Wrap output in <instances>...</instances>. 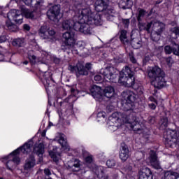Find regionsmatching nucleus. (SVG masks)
<instances>
[{
    "label": "nucleus",
    "mask_w": 179,
    "mask_h": 179,
    "mask_svg": "<svg viewBox=\"0 0 179 179\" xmlns=\"http://www.w3.org/2000/svg\"><path fill=\"white\" fill-rule=\"evenodd\" d=\"M0 179H3V178H0Z\"/></svg>",
    "instance_id": "obj_59"
},
{
    "label": "nucleus",
    "mask_w": 179,
    "mask_h": 179,
    "mask_svg": "<svg viewBox=\"0 0 179 179\" xmlns=\"http://www.w3.org/2000/svg\"><path fill=\"white\" fill-rule=\"evenodd\" d=\"M162 125L161 127L162 128H167V122H168V120L167 118H164L162 120Z\"/></svg>",
    "instance_id": "obj_37"
},
{
    "label": "nucleus",
    "mask_w": 179,
    "mask_h": 179,
    "mask_svg": "<svg viewBox=\"0 0 179 179\" xmlns=\"http://www.w3.org/2000/svg\"><path fill=\"white\" fill-rule=\"evenodd\" d=\"M131 45L134 48L138 49L142 45V42L141 41H138V39H132L131 42Z\"/></svg>",
    "instance_id": "obj_31"
},
{
    "label": "nucleus",
    "mask_w": 179,
    "mask_h": 179,
    "mask_svg": "<svg viewBox=\"0 0 179 179\" xmlns=\"http://www.w3.org/2000/svg\"><path fill=\"white\" fill-rule=\"evenodd\" d=\"M92 68V64L90 63H87L85 67L83 66V64L78 62L76 66L73 64H69V71L71 72H76L77 76L80 75L86 76L89 73V70Z\"/></svg>",
    "instance_id": "obj_10"
},
{
    "label": "nucleus",
    "mask_w": 179,
    "mask_h": 179,
    "mask_svg": "<svg viewBox=\"0 0 179 179\" xmlns=\"http://www.w3.org/2000/svg\"><path fill=\"white\" fill-rule=\"evenodd\" d=\"M166 176L168 179H179V173L176 171H166Z\"/></svg>",
    "instance_id": "obj_26"
},
{
    "label": "nucleus",
    "mask_w": 179,
    "mask_h": 179,
    "mask_svg": "<svg viewBox=\"0 0 179 179\" xmlns=\"http://www.w3.org/2000/svg\"><path fill=\"white\" fill-rule=\"evenodd\" d=\"M94 173L101 179H107V176H103L104 173H103V167L101 166H95V169L93 170Z\"/></svg>",
    "instance_id": "obj_24"
},
{
    "label": "nucleus",
    "mask_w": 179,
    "mask_h": 179,
    "mask_svg": "<svg viewBox=\"0 0 179 179\" xmlns=\"http://www.w3.org/2000/svg\"><path fill=\"white\" fill-rule=\"evenodd\" d=\"M32 148V153L37 155L39 157L37 164L43 163V155L45 152V129H43L41 134H38L37 136L33 137L8 155L3 157L2 162H7L6 167L8 170L12 171L13 169H15L16 166L20 164V157H19L20 153L29 155L31 152Z\"/></svg>",
    "instance_id": "obj_2"
},
{
    "label": "nucleus",
    "mask_w": 179,
    "mask_h": 179,
    "mask_svg": "<svg viewBox=\"0 0 179 179\" xmlns=\"http://www.w3.org/2000/svg\"><path fill=\"white\" fill-rule=\"evenodd\" d=\"M12 44L14 47H23V45H24V38H18L14 39L12 42Z\"/></svg>",
    "instance_id": "obj_25"
},
{
    "label": "nucleus",
    "mask_w": 179,
    "mask_h": 179,
    "mask_svg": "<svg viewBox=\"0 0 179 179\" xmlns=\"http://www.w3.org/2000/svg\"><path fill=\"white\" fill-rule=\"evenodd\" d=\"M36 47H38V45H36Z\"/></svg>",
    "instance_id": "obj_61"
},
{
    "label": "nucleus",
    "mask_w": 179,
    "mask_h": 179,
    "mask_svg": "<svg viewBox=\"0 0 179 179\" xmlns=\"http://www.w3.org/2000/svg\"><path fill=\"white\" fill-rule=\"evenodd\" d=\"M166 62L168 66H171V65H173V64H174V61L173 60V59L171 57L166 58Z\"/></svg>",
    "instance_id": "obj_35"
},
{
    "label": "nucleus",
    "mask_w": 179,
    "mask_h": 179,
    "mask_svg": "<svg viewBox=\"0 0 179 179\" xmlns=\"http://www.w3.org/2000/svg\"><path fill=\"white\" fill-rule=\"evenodd\" d=\"M175 48H176V50L173 51L174 55H178L179 57V45L178 44H175Z\"/></svg>",
    "instance_id": "obj_38"
},
{
    "label": "nucleus",
    "mask_w": 179,
    "mask_h": 179,
    "mask_svg": "<svg viewBox=\"0 0 179 179\" xmlns=\"http://www.w3.org/2000/svg\"><path fill=\"white\" fill-rule=\"evenodd\" d=\"M91 94L96 101H101L104 97L107 99H111L114 96L115 90L111 86L106 87L104 90H101V87L94 85L90 89Z\"/></svg>",
    "instance_id": "obj_6"
},
{
    "label": "nucleus",
    "mask_w": 179,
    "mask_h": 179,
    "mask_svg": "<svg viewBox=\"0 0 179 179\" xmlns=\"http://www.w3.org/2000/svg\"><path fill=\"white\" fill-rule=\"evenodd\" d=\"M69 169L72 171H79L80 170V161L75 159L72 162H69Z\"/></svg>",
    "instance_id": "obj_21"
},
{
    "label": "nucleus",
    "mask_w": 179,
    "mask_h": 179,
    "mask_svg": "<svg viewBox=\"0 0 179 179\" xmlns=\"http://www.w3.org/2000/svg\"><path fill=\"white\" fill-rule=\"evenodd\" d=\"M22 1L28 6H30L33 3V0ZM44 9H45L44 1L43 0H36L35 10L34 11H30L26 8H22L21 11L11 10L7 15L8 20L6 22V25L10 31H17V26L13 24L12 20L18 24H22L23 23V15L22 13H24L27 19H37Z\"/></svg>",
    "instance_id": "obj_3"
},
{
    "label": "nucleus",
    "mask_w": 179,
    "mask_h": 179,
    "mask_svg": "<svg viewBox=\"0 0 179 179\" xmlns=\"http://www.w3.org/2000/svg\"><path fill=\"white\" fill-rule=\"evenodd\" d=\"M149 59H150V57L146 56L144 59V62H148L149 61Z\"/></svg>",
    "instance_id": "obj_51"
},
{
    "label": "nucleus",
    "mask_w": 179,
    "mask_h": 179,
    "mask_svg": "<svg viewBox=\"0 0 179 179\" xmlns=\"http://www.w3.org/2000/svg\"><path fill=\"white\" fill-rule=\"evenodd\" d=\"M123 23L125 24L126 27H128V26H129V19L123 20Z\"/></svg>",
    "instance_id": "obj_45"
},
{
    "label": "nucleus",
    "mask_w": 179,
    "mask_h": 179,
    "mask_svg": "<svg viewBox=\"0 0 179 179\" xmlns=\"http://www.w3.org/2000/svg\"><path fill=\"white\" fill-rule=\"evenodd\" d=\"M76 48H80L81 50L83 48H85V42L82 41H79L77 42V43H74L72 48H70L71 51L73 52V54H78V49Z\"/></svg>",
    "instance_id": "obj_23"
},
{
    "label": "nucleus",
    "mask_w": 179,
    "mask_h": 179,
    "mask_svg": "<svg viewBox=\"0 0 179 179\" xmlns=\"http://www.w3.org/2000/svg\"><path fill=\"white\" fill-rule=\"evenodd\" d=\"M39 36L43 40L45 38V27L42 26L39 30Z\"/></svg>",
    "instance_id": "obj_32"
},
{
    "label": "nucleus",
    "mask_w": 179,
    "mask_h": 179,
    "mask_svg": "<svg viewBox=\"0 0 179 179\" xmlns=\"http://www.w3.org/2000/svg\"><path fill=\"white\" fill-rule=\"evenodd\" d=\"M38 76L41 82L43 83L44 86H45V73L43 71H39Z\"/></svg>",
    "instance_id": "obj_29"
},
{
    "label": "nucleus",
    "mask_w": 179,
    "mask_h": 179,
    "mask_svg": "<svg viewBox=\"0 0 179 179\" xmlns=\"http://www.w3.org/2000/svg\"><path fill=\"white\" fill-rule=\"evenodd\" d=\"M28 58L31 64H45L44 60H41L40 58H37V57L34 55V52L33 50H29Z\"/></svg>",
    "instance_id": "obj_20"
},
{
    "label": "nucleus",
    "mask_w": 179,
    "mask_h": 179,
    "mask_svg": "<svg viewBox=\"0 0 179 179\" xmlns=\"http://www.w3.org/2000/svg\"><path fill=\"white\" fill-rule=\"evenodd\" d=\"M37 163L36 162V158L34 156H29L25 161V164L24 165V170L25 171H31Z\"/></svg>",
    "instance_id": "obj_16"
},
{
    "label": "nucleus",
    "mask_w": 179,
    "mask_h": 179,
    "mask_svg": "<svg viewBox=\"0 0 179 179\" xmlns=\"http://www.w3.org/2000/svg\"><path fill=\"white\" fill-rule=\"evenodd\" d=\"M122 101L124 111H129L134 107V103L136 100V95L131 91H125L122 94Z\"/></svg>",
    "instance_id": "obj_9"
},
{
    "label": "nucleus",
    "mask_w": 179,
    "mask_h": 179,
    "mask_svg": "<svg viewBox=\"0 0 179 179\" xmlns=\"http://www.w3.org/2000/svg\"><path fill=\"white\" fill-rule=\"evenodd\" d=\"M148 160L149 161L148 164H150L153 169H155L156 170H160V169H162L160 162H159V159H157V155L155 151L151 150L150 152V157Z\"/></svg>",
    "instance_id": "obj_15"
},
{
    "label": "nucleus",
    "mask_w": 179,
    "mask_h": 179,
    "mask_svg": "<svg viewBox=\"0 0 179 179\" xmlns=\"http://www.w3.org/2000/svg\"><path fill=\"white\" fill-rule=\"evenodd\" d=\"M149 100L150 101H152V103H156V99L153 96H150Z\"/></svg>",
    "instance_id": "obj_49"
},
{
    "label": "nucleus",
    "mask_w": 179,
    "mask_h": 179,
    "mask_svg": "<svg viewBox=\"0 0 179 179\" xmlns=\"http://www.w3.org/2000/svg\"><path fill=\"white\" fill-rule=\"evenodd\" d=\"M73 18L72 20H66L62 22V27L63 30H72V29H75V23H76V20Z\"/></svg>",
    "instance_id": "obj_19"
},
{
    "label": "nucleus",
    "mask_w": 179,
    "mask_h": 179,
    "mask_svg": "<svg viewBox=\"0 0 179 179\" xmlns=\"http://www.w3.org/2000/svg\"><path fill=\"white\" fill-rule=\"evenodd\" d=\"M176 171L179 172V165H178V166L176 169Z\"/></svg>",
    "instance_id": "obj_56"
},
{
    "label": "nucleus",
    "mask_w": 179,
    "mask_h": 179,
    "mask_svg": "<svg viewBox=\"0 0 179 179\" xmlns=\"http://www.w3.org/2000/svg\"><path fill=\"white\" fill-rule=\"evenodd\" d=\"M43 173H45V169L43 170Z\"/></svg>",
    "instance_id": "obj_58"
},
{
    "label": "nucleus",
    "mask_w": 179,
    "mask_h": 179,
    "mask_svg": "<svg viewBox=\"0 0 179 179\" xmlns=\"http://www.w3.org/2000/svg\"><path fill=\"white\" fill-rule=\"evenodd\" d=\"M53 141L58 142L59 145H61L62 150L64 152H69L71 150V147L69 146V144H68L65 134L62 133H57Z\"/></svg>",
    "instance_id": "obj_13"
},
{
    "label": "nucleus",
    "mask_w": 179,
    "mask_h": 179,
    "mask_svg": "<svg viewBox=\"0 0 179 179\" xmlns=\"http://www.w3.org/2000/svg\"><path fill=\"white\" fill-rule=\"evenodd\" d=\"M45 176H51V171L50 169L45 170Z\"/></svg>",
    "instance_id": "obj_50"
},
{
    "label": "nucleus",
    "mask_w": 179,
    "mask_h": 179,
    "mask_svg": "<svg viewBox=\"0 0 179 179\" xmlns=\"http://www.w3.org/2000/svg\"><path fill=\"white\" fill-rule=\"evenodd\" d=\"M24 65H27L29 64L28 61L23 62Z\"/></svg>",
    "instance_id": "obj_55"
},
{
    "label": "nucleus",
    "mask_w": 179,
    "mask_h": 179,
    "mask_svg": "<svg viewBox=\"0 0 179 179\" xmlns=\"http://www.w3.org/2000/svg\"><path fill=\"white\" fill-rule=\"evenodd\" d=\"M118 62H122V59H120V60H118Z\"/></svg>",
    "instance_id": "obj_57"
},
{
    "label": "nucleus",
    "mask_w": 179,
    "mask_h": 179,
    "mask_svg": "<svg viewBox=\"0 0 179 179\" xmlns=\"http://www.w3.org/2000/svg\"><path fill=\"white\" fill-rule=\"evenodd\" d=\"M48 57L50 58L51 60L53 59L52 56H51V55H50V54H48L47 58H48Z\"/></svg>",
    "instance_id": "obj_52"
},
{
    "label": "nucleus",
    "mask_w": 179,
    "mask_h": 179,
    "mask_svg": "<svg viewBox=\"0 0 179 179\" xmlns=\"http://www.w3.org/2000/svg\"><path fill=\"white\" fill-rule=\"evenodd\" d=\"M108 5V0H96L94 4L96 11H93L87 4L78 6L73 17L76 20L74 30L86 35L93 34V27L103 24L101 14L99 12L106 10Z\"/></svg>",
    "instance_id": "obj_1"
},
{
    "label": "nucleus",
    "mask_w": 179,
    "mask_h": 179,
    "mask_svg": "<svg viewBox=\"0 0 179 179\" xmlns=\"http://www.w3.org/2000/svg\"><path fill=\"white\" fill-rule=\"evenodd\" d=\"M61 11V6L59 5L53 6L47 13V16L50 20L53 22L58 21V16Z\"/></svg>",
    "instance_id": "obj_14"
},
{
    "label": "nucleus",
    "mask_w": 179,
    "mask_h": 179,
    "mask_svg": "<svg viewBox=\"0 0 179 179\" xmlns=\"http://www.w3.org/2000/svg\"><path fill=\"white\" fill-rule=\"evenodd\" d=\"M156 104L157 103H155V102H152L149 103L150 108H151V110H155L156 108Z\"/></svg>",
    "instance_id": "obj_42"
},
{
    "label": "nucleus",
    "mask_w": 179,
    "mask_h": 179,
    "mask_svg": "<svg viewBox=\"0 0 179 179\" xmlns=\"http://www.w3.org/2000/svg\"><path fill=\"white\" fill-rule=\"evenodd\" d=\"M120 39L123 44H128V38L127 37V31L122 30L120 31Z\"/></svg>",
    "instance_id": "obj_27"
},
{
    "label": "nucleus",
    "mask_w": 179,
    "mask_h": 179,
    "mask_svg": "<svg viewBox=\"0 0 179 179\" xmlns=\"http://www.w3.org/2000/svg\"><path fill=\"white\" fill-rule=\"evenodd\" d=\"M48 34H50V36H54V34H55V31H54V29H50L48 31Z\"/></svg>",
    "instance_id": "obj_48"
},
{
    "label": "nucleus",
    "mask_w": 179,
    "mask_h": 179,
    "mask_svg": "<svg viewBox=\"0 0 179 179\" xmlns=\"http://www.w3.org/2000/svg\"><path fill=\"white\" fill-rule=\"evenodd\" d=\"M85 162L88 164L92 163V162H93V159L92 158V157L88 156L85 158Z\"/></svg>",
    "instance_id": "obj_43"
},
{
    "label": "nucleus",
    "mask_w": 179,
    "mask_h": 179,
    "mask_svg": "<svg viewBox=\"0 0 179 179\" xmlns=\"http://www.w3.org/2000/svg\"><path fill=\"white\" fill-rule=\"evenodd\" d=\"M131 39H132V34L131 35Z\"/></svg>",
    "instance_id": "obj_60"
},
{
    "label": "nucleus",
    "mask_w": 179,
    "mask_h": 179,
    "mask_svg": "<svg viewBox=\"0 0 179 179\" xmlns=\"http://www.w3.org/2000/svg\"><path fill=\"white\" fill-rule=\"evenodd\" d=\"M8 38H6V36L3 35L0 36V43H5Z\"/></svg>",
    "instance_id": "obj_41"
},
{
    "label": "nucleus",
    "mask_w": 179,
    "mask_h": 179,
    "mask_svg": "<svg viewBox=\"0 0 179 179\" xmlns=\"http://www.w3.org/2000/svg\"><path fill=\"white\" fill-rule=\"evenodd\" d=\"M52 127V123L50 122L48 127V129H50V127Z\"/></svg>",
    "instance_id": "obj_53"
},
{
    "label": "nucleus",
    "mask_w": 179,
    "mask_h": 179,
    "mask_svg": "<svg viewBox=\"0 0 179 179\" xmlns=\"http://www.w3.org/2000/svg\"><path fill=\"white\" fill-rule=\"evenodd\" d=\"M23 28L24 30H27V31H29V30H30V26H29V24H24Z\"/></svg>",
    "instance_id": "obj_47"
},
{
    "label": "nucleus",
    "mask_w": 179,
    "mask_h": 179,
    "mask_svg": "<svg viewBox=\"0 0 179 179\" xmlns=\"http://www.w3.org/2000/svg\"><path fill=\"white\" fill-rule=\"evenodd\" d=\"M59 148L53 147L52 150L49 151V156L52 159L53 162L58 163L61 160V152H59Z\"/></svg>",
    "instance_id": "obj_17"
},
{
    "label": "nucleus",
    "mask_w": 179,
    "mask_h": 179,
    "mask_svg": "<svg viewBox=\"0 0 179 179\" xmlns=\"http://www.w3.org/2000/svg\"><path fill=\"white\" fill-rule=\"evenodd\" d=\"M106 166L109 168L114 167V166H115V161H114V159L108 160L106 162Z\"/></svg>",
    "instance_id": "obj_33"
},
{
    "label": "nucleus",
    "mask_w": 179,
    "mask_h": 179,
    "mask_svg": "<svg viewBox=\"0 0 179 179\" xmlns=\"http://www.w3.org/2000/svg\"><path fill=\"white\" fill-rule=\"evenodd\" d=\"M134 71L127 66L120 73L119 83L126 87H132L135 85V77Z\"/></svg>",
    "instance_id": "obj_7"
},
{
    "label": "nucleus",
    "mask_w": 179,
    "mask_h": 179,
    "mask_svg": "<svg viewBox=\"0 0 179 179\" xmlns=\"http://www.w3.org/2000/svg\"><path fill=\"white\" fill-rule=\"evenodd\" d=\"M128 114V112L124 113L118 112L113 113L108 117L106 123L110 131L114 132L117 131L118 128L122 127L124 124H126V127L130 128L131 131H134L136 134L143 133L145 125L138 122V119L134 115V113L129 115Z\"/></svg>",
    "instance_id": "obj_4"
},
{
    "label": "nucleus",
    "mask_w": 179,
    "mask_h": 179,
    "mask_svg": "<svg viewBox=\"0 0 179 179\" xmlns=\"http://www.w3.org/2000/svg\"><path fill=\"white\" fill-rule=\"evenodd\" d=\"M78 93H79L78 90H75L73 88L71 89V95L72 96H76V94H78Z\"/></svg>",
    "instance_id": "obj_44"
},
{
    "label": "nucleus",
    "mask_w": 179,
    "mask_h": 179,
    "mask_svg": "<svg viewBox=\"0 0 179 179\" xmlns=\"http://www.w3.org/2000/svg\"><path fill=\"white\" fill-rule=\"evenodd\" d=\"M102 78H101V76L100 75H96L94 76V80L97 83L100 82L101 80H102Z\"/></svg>",
    "instance_id": "obj_40"
},
{
    "label": "nucleus",
    "mask_w": 179,
    "mask_h": 179,
    "mask_svg": "<svg viewBox=\"0 0 179 179\" xmlns=\"http://www.w3.org/2000/svg\"><path fill=\"white\" fill-rule=\"evenodd\" d=\"M176 44L174 43L173 45V46H170V45H166L164 48V51L166 54H171V52H173V54H174V51H177V48H176Z\"/></svg>",
    "instance_id": "obj_28"
},
{
    "label": "nucleus",
    "mask_w": 179,
    "mask_h": 179,
    "mask_svg": "<svg viewBox=\"0 0 179 179\" xmlns=\"http://www.w3.org/2000/svg\"><path fill=\"white\" fill-rule=\"evenodd\" d=\"M115 71L117 70L113 67H108L102 69L101 70V73L103 75L106 82H112V83H115V79H117V73H115Z\"/></svg>",
    "instance_id": "obj_12"
},
{
    "label": "nucleus",
    "mask_w": 179,
    "mask_h": 179,
    "mask_svg": "<svg viewBox=\"0 0 179 179\" xmlns=\"http://www.w3.org/2000/svg\"><path fill=\"white\" fill-rule=\"evenodd\" d=\"M111 13H113V11H111V10L108 11V14L110 15V16H113V15H111Z\"/></svg>",
    "instance_id": "obj_54"
},
{
    "label": "nucleus",
    "mask_w": 179,
    "mask_h": 179,
    "mask_svg": "<svg viewBox=\"0 0 179 179\" xmlns=\"http://www.w3.org/2000/svg\"><path fill=\"white\" fill-rule=\"evenodd\" d=\"M3 59H4L3 52L0 50V62L3 61Z\"/></svg>",
    "instance_id": "obj_46"
},
{
    "label": "nucleus",
    "mask_w": 179,
    "mask_h": 179,
    "mask_svg": "<svg viewBox=\"0 0 179 179\" xmlns=\"http://www.w3.org/2000/svg\"><path fill=\"white\" fill-rule=\"evenodd\" d=\"M133 5L132 0H120L119 2V8L122 9H129L132 8Z\"/></svg>",
    "instance_id": "obj_22"
},
{
    "label": "nucleus",
    "mask_w": 179,
    "mask_h": 179,
    "mask_svg": "<svg viewBox=\"0 0 179 179\" xmlns=\"http://www.w3.org/2000/svg\"><path fill=\"white\" fill-rule=\"evenodd\" d=\"M129 58L130 61H131L133 64H136V59H135V57H134L133 53H129Z\"/></svg>",
    "instance_id": "obj_39"
},
{
    "label": "nucleus",
    "mask_w": 179,
    "mask_h": 179,
    "mask_svg": "<svg viewBox=\"0 0 179 179\" xmlns=\"http://www.w3.org/2000/svg\"><path fill=\"white\" fill-rule=\"evenodd\" d=\"M144 15H146V11H145L142 9L139 10V13H138V16L137 17V20L138 22H141V17H143Z\"/></svg>",
    "instance_id": "obj_34"
},
{
    "label": "nucleus",
    "mask_w": 179,
    "mask_h": 179,
    "mask_svg": "<svg viewBox=\"0 0 179 179\" xmlns=\"http://www.w3.org/2000/svg\"><path fill=\"white\" fill-rule=\"evenodd\" d=\"M152 27L155 29V27H158V31H157L156 34H152L151 38L153 40V41H157L160 37V33L163 31V29L164 27V24L163 22H160L159 21H152L150 23H148L147 24L145 23H138V27L141 31L142 30H146L149 33V30H150V27Z\"/></svg>",
    "instance_id": "obj_8"
},
{
    "label": "nucleus",
    "mask_w": 179,
    "mask_h": 179,
    "mask_svg": "<svg viewBox=\"0 0 179 179\" xmlns=\"http://www.w3.org/2000/svg\"><path fill=\"white\" fill-rule=\"evenodd\" d=\"M178 9H179V7L178 8Z\"/></svg>",
    "instance_id": "obj_62"
},
{
    "label": "nucleus",
    "mask_w": 179,
    "mask_h": 179,
    "mask_svg": "<svg viewBox=\"0 0 179 179\" xmlns=\"http://www.w3.org/2000/svg\"><path fill=\"white\" fill-rule=\"evenodd\" d=\"M106 117H107L106 112H99L96 115L97 121H104Z\"/></svg>",
    "instance_id": "obj_30"
},
{
    "label": "nucleus",
    "mask_w": 179,
    "mask_h": 179,
    "mask_svg": "<svg viewBox=\"0 0 179 179\" xmlns=\"http://www.w3.org/2000/svg\"><path fill=\"white\" fill-rule=\"evenodd\" d=\"M148 76L154 79L151 83L157 89H160L166 86V80H164V71H162L159 66L149 67Z\"/></svg>",
    "instance_id": "obj_5"
},
{
    "label": "nucleus",
    "mask_w": 179,
    "mask_h": 179,
    "mask_svg": "<svg viewBox=\"0 0 179 179\" xmlns=\"http://www.w3.org/2000/svg\"><path fill=\"white\" fill-rule=\"evenodd\" d=\"M63 44L62 45V50L63 51H66V50H70L73 48V44L76 43L75 40V34L73 32H65L63 34Z\"/></svg>",
    "instance_id": "obj_11"
},
{
    "label": "nucleus",
    "mask_w": 179,
    "mask_h": 179,
    "mask_svg": "<svg viewBox=\"0 0 179 179\" xmlns=\"http://www.w3.org/2000/svg\"><path fill=\"white\" fill-rule=\"evenodd\" d=\"M119 157L122 160V162H127V160H128V157H129V150L128 149V146H122Z\"/></svg>",
    "instance_id": "obj_18"
},
{
    "label": "nucleus",
    "mask_w": 179,
    "mask_h": 179,
    "mask_svg": "<svg viewBox=\"0 0 179 179\" xmlns=\"http://www.w3.org/2000/svg\"><path fill=\"white\" fill-rule=\"evenodd\" d=\"M171 31L176 34V36H179V27H175L171 29Z\"/></svg>",
    "instance_id": "obj_36"
}]
</instances>
